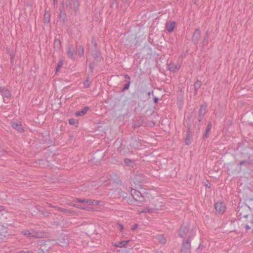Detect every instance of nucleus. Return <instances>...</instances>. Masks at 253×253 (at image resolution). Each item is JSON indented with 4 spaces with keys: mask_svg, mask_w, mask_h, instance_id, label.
<instances>
[{
    "mask_svg": "<svg viewBox=\"0 0 253 253\" xmlns=\"http://www.w3.org/2000/svg\"><path fill=\"white\" fill-rule=\"evenodd\" d=\"M53 3H54V4L55 5V3H57V0H53Z\"/></svg>",
    "mask_w": 253,
    "mask_h": 253,
    "instance_id": "49",
    "label": "nucleus"
},
{
    "mask_svg": "<svg viewBox=\"0 0 253 253\" xmlns=\"http://www.w3.org/2000/svg\"><path fill=\"white\" fill-rule=\"evenodd\" d=\"M1 95L4 97L9 98L11 96V93L9 90L5 87H3Z\"/></svg>",
    "mask_w": 253,
    "mask_h": 253,
    "instance_id": "16",
    "label": "nucleus"
},
{
    "mask_svg": "<svg viewBox=\"0 0 253 253\" xmlns=\"http://www.w3.org/2000/svg\"><path fill=\"white\" fill-rule=\"evenodd\" d=\"M89 110V108L87 106L84 107L81 110L77 111L75 113V116L77 117L84 116L87 112Z\"/></svg>",
    "mask_w": 253,
    "mask_h": 253,
    "instance_id": "14",
    "label": "nucleus"
},
{
    "mask_svg": "<svg viewBox=\"0 0 253 253\" xmlns=\"http://www.w3.org/2000/svg\"><path fill=\"white\" fill-rule=\"evenodd\" d=\"M89 68L91 69V70L92 71L93 69V65L92 64H89Z\"/></svg>",
    "mask_w": 253,
    "mask_h": 253,
    "instance_id": "44",
    "label": "nucleus"
},
{
    "mask_svg": "<svg viewBox=\"0 0 253 253\" xmlns=\"http://www.w3.org/2000/svg\"><path fill=\"white\" fill-rule=\"evenodd\" d=\"M78 53L80 57H82L84 54V48L83 46H79L78 48Z\"/></svg>",
    "mask_w": 253,
    "mask_h": 253,
    "instance_id": "25",
    "label": "nucleus"
},
{
    "mask_svg": "<svg viewBox=\"0 0 253 253\" xmlns=\"http://www.w3.org/2000/svg\"><path fill=\"white\" fill-rule=\"evenodd\" d=\"M138 225L137 224H135L132 226L131 229L132 230L134 231L138 227Z\"/></svg>",
    "mask_w": 253,
    "mask_h": 253,
    "instance_id": "38",
    "label": "nucleus"
},
{
    "mask_svg": "<svg viewBox=\"0 0 253 253\" xmlns=\"http://www.w3.org/2000/svg\"><path fill=\"white\" fill-rule=\"evenodd\" d=\"M201 37V32L199 29H197L194 32L192 36V41L195 44H197Z\"/></svg>",
    "mask_w": 253,
    "mask_h": 253,
    "instance_id": "8",
    "label": "nucleus"
},
{
    "mask_svg": "<svg viewBox=\"0 0 253 253\" xmlns=\"http://www.w3.org/2000/svg\"><path fill=\"white\" fill-rule=\"evenodd\" d=\"M69 123L70 125H75L78 124V121L75 119H70L69 120Z\"/></svg>",
    "mask_w": 253,
    "mask_h": 253,
    "instance_id": "27",
    "label": "nucleus"
},
{
    "mask_svg": "<svg viewBox=\"0 0 253 253\" xmlns=\"http://www.w3.org/2000/svg\"><path fill=\"white\" fill-rule=\"evenodd\" d=\"M150 94H151V92H148V95L149 96H150Z\"/></svg>",
    "mask_w": 253,
    "mask_h": 253,
    "instance_id": "51",
    "label": "nucleus"
},
{
    "mask_svg": "<svg viewBox=\"0 0 253 253\" xmlns=\"http://www.w3.org/2000/svg\"><path fill=\"white\" fill-rule=\"evenodd\" d=\"M155 239L159 243L161 244H165L166 243V239L163 235H157Z\"/></svg>",
    "mask_w": 253,
    "mask_h": 253,
    "instance_id": "17",
    "label": "nucleus"
},
{
    "mask_svg": "<svg viewBox=\"0 0 253 253\" xmlns=\"http://www.w3.org/2000/svg\"><path fill=\"white\" fill-rule=\"evenodd\" d=\"M202 83L200 81L197 80L194 84V91L195 94H196L198 90L201 87Z\"/></svg>",
    "mask_w": 253,
    "mask_h": 253,
    "instance_id": "19",
    "label": "nucleus"
},
{
    "mask_svg": "<svg viewBox=\"0 0 253 253\" xmlns=\"http://www.w3.org/2000/svg\"><path fill=\"white\" fill-rule=\"evenodd\" d=\"M124 162L125 164L128 166H130L131 164L133 163V162L130 159L128 158L125 159L124 160Z\"/></svg>",
    "mask_w": 253,
    "mask_h": 253,
    "instance_id": "29",
    "label": "nucleus"
},
{
    "mask_svg": "<svg viewBox=\"0 0 253 253\" xmlns=\"http://www.w3.org/2000/svg\"><path fill=\"white\" fill-rule=\"evenodd\" d=\"M9 236L6 228L3 226H0V241H4Z\"/></svg>",
    "mask_w": 253,
    "mask_h": 253,
    "instance_id": "9",
    "label": "nucleus"
},
{
    "mask_svg": "<svg viewBox=\"0 0 253 253\" xmlns=\"http://www.w3.org/2000/svg\"><path fill=\"white\" fill-rule=\"evenodd\" d=\"M84 84L85 87H88L90 86V82L89 81V79L88 78L84 82Z\"/></svg>",
    "mask_w": 253,
    "mask_h": 253,
    "instance_id": "32",
    "label": "nucleus"
},
{
    "mask_svg": "<svg viewBox=\"0 0 253 253\" xmlns=\"http://www.w3.org/2000/svg\"><path fill=\"white\" fill-rule=\"evenodd\" d=\"M248 163V161H246V160H244V161H240L239 163V165L240 166H242L243 165L246 164V163Z\"/></svg>",
    "mask_w": 253,
    "mask_h": 253,
    "instance_id": "37",
    "label": "nucleus"
},
{
    "mask_svg": "<svg viewBox=\"0 0 253 253\" xmlns=\"http://www.w3.org/2000/svg\"><path fill=\"white\" fill-rule=\"evenodd\" d=\"M100 55V53H99V52H97V51H96V52L94 54L93 56H94V57L95 58H96H96H97L99 57Z\"/></svg>",
    "mask_w": 253,
    "mask_h": 253,
    "instance_id": "34",
    "label": "nucleus"
},
{
    "mask_svg": "<svg viewBox=\"0 0 253 253\" xmlns=\"http://www.w3.org/2000/svg\"><path fill=\"white\" fill-rule=\"evenodd\" d=\"M128 241H122L121 242H119L114 244V246L119 248H122L124 247L127 243Z\"/></svg>",
    "mask_w": 253,
    "mask_h": 253,
    "instance_id": "21",
    "label": "nucleus"
},
{
    "mask_svg": "<svg viewBox=\"0 0 253 253\" xmlns=\"http://www.w3.org/2000/svg\"><path fill=\"white\" fill-rule=\"evenodd\" d=\"M155 209H153V208H145L144 209L141 211V212H144V213H146V212H154Z\"/></svg>",
    "mask_w": 253,
    "mask_h": 253,
    "instance_id": "26",
    "label": "nucleus"
},
{
    "mask_svg": "<svg viewBox=\"0 0 253 253\" xmlns=\"http://www.w3.org/2000/svg\"><path fill=\"white\" fill-rule=\"evenodd\" d=\"M214 208L218 212L223 213L226 210V207L224 203L217 202L214 205Z\"/></svg>",
    "mask_w": 253,
    "mask_h": 253,
    "instance_id": "10",
    "label": "nucleus"
},
{
    "mask_svg": "<svg viewBox=\"0 0 253 253\" xmlns=\"http://www.w3.org/2000/svg\"><path fill=\"white\" fill-rule=\"evenodd\" d=\"M175 26V22L174 21H169L166 23V28L167 30L171 33L173 31Z\"/></svg>",
    "mask_w": 253,
    "mask_h": 253,
    "instance_id": "13",
    "label": "nucleus"
},
{
    "mask_svg": "<svg viewBox=\"0 0 253 253\" xmlns=\"http://www.w3.org/2000/svg\"><path fill=\"white\" fill-rule=\"evenodd\" d=\"M77 208L78 209H82V210H84L85 209L84 207H83L79 206V205H78Z\"/></svg>",
    "mask_w": 253,
    "mask_h": 253,
    "instance_id": "43",
    "label": "nucleus"
},
{
    "mask_svg": "<svg viewBox=\"0 0 253 253\" xmlns=\"http://www.w3.org/2000/svg\"><path fill=\"white\" fill-rule=\"evenodd\" d=\"M190 139V135H189V134H187L185 139V144L187 145H189L191 143Z\"/></svg>",
    "mask_w": 253,
    "mask_h": 253,
    "instance_id": "31",
    "label": "nucleus"
},
{
    "mask_svg": "<svg viewBox=\"0 0 253 253\" xmlns=\"http://www.w3.org/2000/svg\"><path fill=\"white\" fill-rule=\"evenodd\" d=\"M61 211H62L65 212H66V213H70L71 212V211L70 210H69L68 209H65V208L61 209Z\"/></svg>",
    "mask_w": 253,
    "mask_h": 253,
    "instance_id": "35",
    "label": "nucleus"
},
{
    "mask_svg": "<svg viewBox=\"0 0 253 253\" xmlns=\"http://www.w3.org/2000/svg\"><path fill=\"white\" fill-rule=\"evenodd\" d=\"M189 232V227L185 225H182L180 229L179 232V236L181 238L187 237L188 239H190L189 236L188 235Z\"/></svg>",
    "mask_w": 253,
    "mask_h": 253,
    "instance_id": "7",
    "label": "nucleus"
},
{
    "mask_svg": "<svg viewBox=\"0 0 253 253\" xmlns=\"http://www.w3.org/2000/svg\"><path fill=\"white\" fill-rule=\"evenodd\" d=\"M70 206H73V207H77V206H78V205L77 204H73V203H71L70 204Z\"/></svg>",
    "mask_w": 253,
    "mask_h": 253,
    "instance_id": "45",
    "label": "nucleus"
},
{
    "mask_svg": "<svg viewBox=\"0 0 253 253\" xmlns=\"http://www.w3.org/2000/svg\"><path fill=\"white\" fill-rule=\"evenodd\" d=\"M3 89V87H0V94H1L2 90Z\"/></svg>",
    "mask_w": 253,
    "mask_h": 253,
    "instance_id": "47",
    "label": "nucleus"
},
{
    "mask_svg": "<svg viewBox=\"0 0 253 253\" xmlns=\"http://www.w3.org/2000/svg\"><path fill=\"white\" fill-rule=\"evenodd\" d=\"M40 243H41V245H42L43 244L42 243V240L40 241Z\"/></svg>",
    "mask_w": 253,
    "mask_h": 253,
    "instance_id": "50",
    "label": "nucleus"
},
{
    "mask_svg": "<svg viewBox=\"0 0 253 253\" xmlns=\"http://www.w3.org/2000/svg\"><path fill=\"white\" fill-rule=\"evenodd\" d=\"M12 127L19 131H22L23 128L20 122H14L11 125Z\"/></svg>",
    "mask_w": 253,
    "mask_h": 253,
    "instance_id": "15",
    "label": "nucleus"
},
{
    "mask_svg": "<svg viewBox=\"0 0 253 253\" xmlns=\"http://www.w3.org/2000/svg\"><path fill=\"white\" fill-rule=\"evenodd\" d=\"M60 17L64 18L66 17V13L63 9L60 10Z\"/></svg>",
    "mask_w": 253,
    "mask_h": 253,
    "instance_id": "33",
    "label": "nucleus"
},
{
    "mask_svg": "<svg viewBox=\"0 0 253 253\" xmlns=\"http://www.w3.org/2000/svg\"><path fill=\"white\" fill-rule=\"evenodd\" d=\"M63 65V62L61 60L59 61L57 64V65L56 67V73H57L59 69Z\"/></svg>",
    "mask_w": 253,
    "mask_h": 253,
    "instance_id": "28",
    "label": "nucleus"
},
{
    "mask_svg": "<svg viewBox=\"0 0 253 253\" xmlns=\"http://www.w3.org/2000/svg\"><path fill=\"white\" fill-rule=\"evenodd\" d=\"M131 195L133 197V199H134L136 201H142L141 199L143 197L142 196L141 193L138 191L136 190L135 189H132L131 190Z\"/></svg>",
    "mask_w": 253,
    "mask_h": 253,
    "instance_id": "12",
    "label": "nucleus"
},
{
    "mask_svg": "<svg viewBox=\"0 0 253 253\" xmlns=\"http://www.w3.org/2000/svg\"><path fill=\"white\" fill-rule=\"evenodd\" d=\"M71 5H72V6H73V2H71Z\"/></svg>",
    "mask_w": 253,
    "mask_h": 253,
    "instance_id": "53",
    "label": "nucleus"
},
{
    "mask_svg": "<svg viewBox=\"0 0 253 253\" xmlns=\"http://www.w3.org/2000/svg\"><path fill=\"white\" fill-rule=\"evenodd\" d=\"M124 77L126 79H127L128 81L127 82V83L124 86L123 90H125L128 89L129 88L130 84V77H129V76H128L127 74H125L124 75Z\"/></svg>",
    "mask_w": 253,
    "mask_h": 253,
    "instance_id": "18",
    "label": "nucleus"
},
{
    "mask_svg": "<svg viewBox=\"0 0 253 253\" xmlns=\"http://www.w3.org/2000/svg\"><path fill=\"white\" fill-rule=\"evenodd\" d=\"M250 211L249 207L245 203L240 204L237 210V214L240 218L247 217Z\"/></svg>",
    "mask_w": 253,
    "mask_h": 253,
    "instance_id": "1",
    "label": "nucleus"
},
{
    "mask_svg": "<svg viewBox=\"0 0 253 253\" xmlns=\"http://www.w3.org/2000/svg\"><path fill=\"white\" fill-rule=\"evenodd\" d=\"M118 225L119 227V230L121 232H123V229H124V226L122 224H118Z\"/></svg>",
    "mask_w": 253,
    "mask_h": 253,
    "instance_id": "39",
    "label": "nucleus"
},
{
    "mask_svg": "<svg viewBox=\"0 0 253 253\" xmlns=\"http://www.w3.org/2000/svg\"><path fill=\"white\" fill-rule=\"evenodd\" d=\"M2 217H3V214H1L0 215V220H1Z\"/></svg>",
    "mask_w": 253,
    "mask_h": 253,
    "instance_id": "48",
    "label": "nucleus"
},
{
    "mask_svg": "<svg viewBox=\"0 0 253 253\" xmlns=\"http://www.w3.org/2000/svg\"><path fill=\"white\" fill-rule=\"evenodd\" d=\"M250 223L251 224V226H249L248 224H245V227L247 229H249L251 227H253V214L252 215V218L250 220Z\"/></svg>",
    "mask_w": 253,
    "mask_h": 253,
    "instance_id": "30",
    "label": "nucleus"
},
{
    "mask_svg": "<svg viewBox=\"0 0 253 253\" xmlns=\"http://www.w3.org/2000/svg\"><path fill=\"white\" fill-rule=\"evenodd\" d=\"M22 233L24 235L35 238H42L44 236L43 233L41 232H35L33 230H23Z\"/></svg>",
    "mask_w": 253,
    "mask_h": 253,
    "instance_id": "4",
    "label": "nucleus"
},
{
    "mask_svg": "<svg viewBox=\"0 0 253 253\" xmlns=\"http://www.w3.org/2000/svg\"><path fill=\"white\" fill-rule=\"evenodd\" d=\"M66 5L69 10L73 9L76 12L80 6V3L78 0H68Z\"/></svg>",
    "mask_w": 253,
    "mask_h": 253,
    "instance_id": "3",
    "label": "nucleus"
},
{
    "mask_svg": "<svg viewBox=\"0 0 253 253\" xmlns=\"http://www.w3.org/2000/svg\"><path fill=\"white\" fill-rule=\"evenodd\" d=\"M181 67V64L179 63H177V64H174L173 63H170L168 65V69L169 70L172 72H176L178 71Z\"/></svg>",
    "mask_w": 253,
    "mask_h": 253,
    "instance_id": "11",
    "label": "nucleus"
},
{
    "mask_svg": "<svg viewBox=\"0 0 253 253\" xmlns=\"http://www.w3.org/2000/svg\"><path fill=\"white\" fill-rule=\"evenodd\" d=\"M180 253H191L190 239H187L183 241Z\"/></svg>",
    "mask_w": 253,
    "mask_h": 253,
    "instance_id": "2",
    "label": "nucleus"
},
{
    "mask_svg": "<svg viewBox=\"0 0 253 253\" xmlns=\"http://www.w3.org/2000/svg\"><path fill=\"white\" fill-rule=\"evenodd\" d=\"M67 53L69 58L74 60L76 51L72 45L69 44L67 47Z\"/></svg>",
    "mask_w": 253,
    "mask_h": 253,
    "instance_id": "6",
    "label": "nucleus"
},
{
    "mask_svg": "<svg viewBox=\"0 0 253 253\" xmlns=\"http://www.w3.org/2000/svg\"><path fill=\"white\" fill-rule=\"evenodd\" d=\"M59 244H60L61 246H66L68 244V240L67 238L62 239L59 240Z\"/></svg>",
    "mask_w": 253,
    "mask_h": 253,
    "instance_id": "23",
    "label": "nucleus"
},
{
    "mask_svg": "<svg viewBox=\"0 0 253 253\" xmlns=\"http://www.w3.org/2000/svg\"><path fill=\"white\" fill-rule=\"evenodd\" d=\"M133 126L134 128H136V127H139V125L134 124H133Z\"/></svg>",
    "mask_w": 253,
    "mask_h": 253,
    "instance_id": "46",
    "label": "nucleus"
},
{
    "mask_svg": "<svg viewBox=\"0 0 253 253\" xmlns=\"http://www.w3.org/2000/svg\"><path fill=\"white\" fill-rule=\"evenodd\" d=\"M211 124L210 123H209L206 128L205 133L203 136L204 139H206L207 138L208 134L210 132V131L211 129Z\"/></svg>",
    "mask_w": 253,
    "mask_h": 253,
    "instance_id": "22",
    "label": "nucleus"
},
{
    "mask_svg": "<svg viewBox=\"0 0 253 253\" xmlns=\"http://www.w3.org/2000/svg\"><path fill=\"white\" fill-rule=\"evenodd\" d=\"M157 253H163L162 252H158Z\"/></svg>",
    "mask_w": 253,
    "mask_h": 253,
    "instance_id": "52",
    "label": "nucleus"
},
{
    "mask_svg": "<svg viewBox=\"0 0 253 253\" xmlns=\"http://www.w3.org/2000/svg\"><path fill=\"white\" fill-rule=\"evenodd\" d=\"M75 202L82 203L85 204H87L88 205H99L100 201L92 200V199H81V198H76L75 199Z\"/></svg>",
    "mask_w": 253,
    "mask_h": 253,
    "instance_id": "5",
    "label": "nucleus"
},
{
    "mask_svg": "<svg viewBox=\"0 0 253 253\" xmlns=\"http://www.w3.org/2000/svg\"><path fill=\"white\" fill-rule=\"evenodd\" d=\"M54 47L55 48H57V49L60 48V41L57 38H56L55 39V40H54Z\"/></svg>",
    "mask_w": 253,
    "mask_h": 253,
    "instance_id": "24",
    "label": "nucleus"
},
{
    "mask_svg": "<svg viewBox=\"0 0 253 253\" xmlns=\"http://www.w3.org/2000/svg\"><path fill=\"white\" fill-rule=\"evenodd\" d=\"M203 117L204 116H201L199 114V116H198V120H199V122H201L203 118Z\"/></svg>",
    "mask_w": 253,
    "mask_h": 253,
    "instance_id": "41",
    "label": "nucleus"
},
{
    "mask_svg": "<svg viewBox=\"0 0 253 253\" xmlns=\"http://www.w3.org/2000/svg\"><path fill=\"white\" fill-rule=\"evenodd\" d=\"M207 105H202L200 106L199 114L201 116H204L206 112Z\"/></svg>",
    "mask_w": 253,
    "mask_h": 253,
    "instance_id": "20",
    "label": "nucleus"
},
{
    "mask_svg": "<svg viewBox=\"0 0 253 253\" xmlns=\"http://www.w3.org/2000/svg\"><path fill=\"white\" fill-rule=\"evenodd\" d=\"M190 133H191L190 126H188L187 128V134H189V135H190Z\"/></svg>",
    "mask_w": 253,
    "mask_h": 253,
    "instance_id": "40",
    "label": "nucleus"
},
{
    "mask_svg": "<svg viewBox=\"0 0 253 253\" xmlns=\"http://www.w3.org/2000/svg\"><path fill=\"white\" fill-rule=\"evenodd\" d=\"M45 247L42 246L39 249V251L42 252V253H43L46 250H45Z\"/></svg>",
    "mask_w": 253,
    "mask_h": 253,
    "instance_id": "36",
    "label": "nucleus"
},
{
    "mask_svg": "<svg viewBox=\"0 0 253 253\" xmlns=\"http://www.w3.org/2000/svg\"><path fill=\"white\" fill-rule=\"evenodd\" d=\"M158 101V98L157 97H154V102L155 104H157Z\"/></svg>",
    "mask_w": 253,
    "mask_h": 253,
    "instance_id": "42",
    "label": "nucleus"
}]
</instances>
